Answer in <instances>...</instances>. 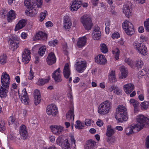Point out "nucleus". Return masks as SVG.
<instances>
[{
  "label": "nucleus",
  "instance_id": "1",
  "mask_svg": "<svg viewBox=\"0 0 149 149\" xmlns=\"http://www.w3.org/2000/svg\"><path fill=\"white\" fill-rule=\"evenodd\" d=\"M2 86L0 89V96L2 97L6 96L10 83V78L9 74L6 72L3 73L1 79Z\"/></svg>",
  "mask_w": 149,
  "mask_h": 149
},
{
  "label": "nucleus",
  "instance_id": "2",
  "mask_svg": "<svg viewBox=\"0 0 149 149\" xmlns=\"http://www.w3.org/2000/svg\"><path fill=\"white\" fill-rule=\"evenodd\" d=\"M117 109L118 111L115 117L118 122H122L123 120L126 121L128 118V115L126 107L121 105L118 106Z\"/></svg>",
  "mask_w": 149,
  "mask_h": 149
},
{
  "label": "nucleus",
  "instance_id": "3",
  "mask_svg": "<svg viewBox=\"0 0 149 149\" xmlns=\"http://www.w3.org/2000/svg\"><path fill=\"white\" fill-rule=\"evenodd\" d=\"M136 120L137 124H135L140 131L144 127H146L147 125H149V118L143 115H139L137 116Z\"/></svg>",
  "mask_w": 149,
  "mask_h": 149
},
{
  "label": "nucleus",
  "instance_id": "4",
  "mask_svg": "<svg viewBox=\"0 0 149 149\" xmlns=\"http://www.w3.org/2000/svg\"><path fill=\"white\" fill-rule=\"evenodd\" d=\"M111 104L109 101L106 100L101 103L98 108V112L102 115H105L108 113Z\"/></svg>",
  "mask_w": 149,
  "mask_h": 149
},
{
  "label": "nucleus",
  "instance_id": "5",
  "mask_svg": "<svg viewBox=\"0 0 149 149\" xmlns=\"http://www.w3.org/2000/svg\"><path fill=\"white\" fill-rule=\"evenodd\" d=\"M123 28L125 33L129 36L132 35L134 33V31L132 24L127 20L125 21L122 24Z\"/></svg>",
  "mask_w": 149,
  "mask_h": 149
},
{
  "label": "nucleus",
  "instance_id": "6",
  "mask_svg": "<svg viewBox=\"0 0 149 149\" xmlns=\"http://www.w3.org/2000/svg\"><path fill=\"white\" fill-rule=\"evenodd\" d=\"M25 0V6L27 8H32L36 6L38 8H41L42 3V0Z\"/></svg>",
  "mask_w": 149,
  "mask_h": 149
},
{
  "label": "nucleus",
  "instance_id": "7",
  "mask_svg": "<svg viewBox=\"0 0 149 149\" xmlns=\"http://www.w3.org/2000/svg\"><path fill=\"white\" fill-rule=\"evenodd\" d=\"M133 45L134 49L139 53L143 55L147 54V49L145 45L137 41L134 42Z\"/></svg>",
  "mask_w": 149,
  "mask_h": 149
},
{
  "label": "nucleus",
  "instance_id": "8",
  "mask_svg": "<svg viewBox=\"0 0 149 149\" xmlns=\"http://www.w3.org/2000/svg\"><path fill=\"white\" fill-rule=\"evenodd\" d=\"M81 21L86 30H91L93 24L91 18L87 15H84L81 18Z\"/></svg>",
  "mask_w": 149,
  "mask_h": 149
},
{
  "label": "nucleus",
  "instance_id": "9",
  "mask_svg": "<svg viewBox=\"0 0 149 149\" xmlns=\"http://www.w3.org/2000/svg\"><path fill=\"white\" fill-rule=\"evenodd\" d=\"M47 113L49 115L55 116L57 113V108L55 105L52 104L47 106L46 108Z\"/></svg>",
  "mask_w": 149,
  "mask_h": 149
},
{
  "label": "nucleus",
  "instance_id": "10",
  "mask_svg": "<svg viewBox=\"0 0 149 149\" xmlns=\"http://www.w3.org/2000/svg\"><path fill=\"white\" fill-rule=\"evenodd\" d=\"M136 126L135 124H132L126 128L125 129L126 134L129 135L139 131V129Z\"/></svg>",
  "mask_w": 149,
  "mask_h": 149
},
{
  "label": "nucleus",
  "instance_id": "11",
  "mask_svg": "<svg viewBox=\"0 0 149 149\" xmlns=\"http://www.w3.org/2000/svg\"><path fill=\"white\" fill-rule=\"evenodd\" d=\"M30 51L27 49H25L22 55V62L24 64L28 63L30 58Z\"/></svg>",
  "mask_w": 149,
  "mask_h": 149
},
{
  "label": "nucleus",
  "instance_id": "12",
  "mask_svg": "<svg viewBox=\"0 0 149 149\" xmlns=\"http://www.w3.org/2000/svg\"><path fill=\"white\" fill-rule=\"evenodd\" d=\"M61 72L60 68H58L52 73V78H54L56 83L61 82L62 80L61 78Z\"/></svg>",
  "mask_w": 149,
  "mask_h": 149
},
{
  "label": "nucleus",
  "instance_id": "13",
  "mask_svg": "<svg viewBox=\"0 0 149 149\" xmlns=\"http://www.w3.org/2000/svg\"><path fill=\"white\" fill-rule=\"evenodd\" d=\"M50 129L53 134L59 135L63 132V127L60 125H52L50 126Z\"/></svg>",
  "mask_w": 149,
  "mask_h": 149
},
{
  "label": "nucleus",
  "instance_id": "14",
  "mask_svg": "<svg viewBox=\"0 0 149 149\" xmlns=\"http://www.w3.org/2000/svg\"><path fill=\"white\" fill-rule=\"evenodd\" d=\"M75 65H76V70L80 73L83 72L86 67V62L84 61H78Z\"/></svg>",
  "mask_w": 149,
  "mask_h": 149
},
{
  "label": "nucleus",
  "instance_id": "15",
  "mask_svg": "<svg viewBox=\"0 0 149 149\" xmlns=\"http://www.w3.org/2000/svg\"><path fill=\"white\" fill-rule=\"evenodd\" d=\"M82 0H73L70 9L72 11H76L81 6Z\"/></svg>",
  "mask_w": 149,
  "mask_h": 149
},
{
  "label": "nucleus",
  "instance_id": "16",
  "mask_svg": "<svg viewBox=\"0 0 149 149\" xmlns=\"http://www.w3.org/2000/svg\"><path fill=\"white\" fill-rule=\"evenodd\" d=\"M56 61V58L54 53L51 52L49 53L46 59V61L49 65L54 63Z\"/></svg>",
  "mask_w": 149,
  "mask_h": 149
},
{
  "label": "nucleus",
  "instance_id": "17",
  "mask_svg": "<svg viewBox=\"0 0 149 149\" xmlns=\"http://www.w3.org/2000/svg\"><path fill=\"white\" fill-rule=\"evenodd\" d=\"M130 5L129 4H125L122 8L123 13L128 18L132 15V9Z\"/></svg>",
  "mask_w": 149,
  "mask_h": 149
},
{
  "label": "nucleus",
  "instance_id": "18",
  "mask_svg": "<svg viewBox=\"0 0 149 149\" xmlns=\"http://www.w3.org/2000/svg\"><path fill=\"white\" fill-rule=\"evenodd\" d=\"M47 34L43 32L40 31L36 33L34 36L35 40H45L47 39Z\"/></svg>",
  "mask_w": 149,
  "mask_h": 149
},
{
  "label": "nucleus",
  "instance_id": "19",
  "mask_svg": "<svg viewBox=\"0 0 149 149\" xmlns=\"http://www.w3.org/2000/svg\"><path fill=\"white\" fill-rule=\"evenodd\" d=\"M21 95L22 97L21 99L22 102L25 104H28L29 99L27 96V93L26 88H24L23 89Z\"/></svg>",
  "mask_w": 149,
  "mask_h": 149
},
{
  "label": "nucleus",
  "instance_id": "20",
  "mask_svg": "<svg viewBox=\"0 0 149 149\" xmlns=\"http://www.w3.org/2000/svg\"><path fill=\"white\" fill-rule=\"evenodd\" d=\"M19 133L21 137L23 138V139H27L28 137V132L25 126L24 125L21 126L20 127Z\"/></svg>",
  "mask_w": 149,
  "mask_h": 149
},
{
  "label": "nucleus",
  "instance_id": "21",
  "mask_svg": "<svg viewBox=\"0 0 149 149\" xmlns=\"http://www.w3.org/2000/svg\"><path fill=\"white\" fill-rule=\"evenodd\" d=\"M16 40L15 39V37L10 40V44L11 46V49L14 51L18 47V45L19 44V38L16 37Z\"/></svg>",
  "mask_w": 149,
  "mask_h": 149
},
{
  "label": "nucleus",
  "instance_id": "22",
  "mask_svg": "<svg viewBox=\"0 0 149 149\" xmlns=\"http://www.w3.org/2000/svg\"><path fill=\"white\" fill-rule=\"evenodd\" d=\"M34 103L35 105H37L40 102L41 100V96L39 90L38 89L34 90Z\"/></svg>",
  "mask_w": 149,
  "mask_h": 149
},
{
  "label": "nucleus",
  "instance_id": "23",
  "mask_svg": "<svg viewBox=\"0 0 149 149\" xmlns=\"http://www.w3.org/2000/svg\"><path fill=\"white\" fill-rule=\"evenodd\" d=\"M93 38L94 40H98L101 38V33L99 27H95L93 33Z\"/></svg>",
  "mask_w": 149,
  "mask_h": 149
},
{
  "label": "nucleus",
  "instance_id": "24",
  "mask_svg": "<svg viewBox=\"0 0 149 149\" xmlns=\"http://www.w3.org/2000/svg\"><path fill=\"white\" fill-rule=\"evenodd\" d=\"M95 58V62L100 64H104L107 61L104 56L102 54L98 55Z\"/></svg>",
  "mask_w": 149,
  "mask_h": 149
},
{
  "label": "nucleus",
  "instance_id": "25",
  "mask_svg": "<svg viewBox=\"0 0 149 149\" xmlns=\"http://www.w3.org/2000/svg\"><path fill=\"white\" fill-rule=\"evenodd\" d=\"M123 88L125 92L127 94H129L133 90L134 87L133 84H129L124 85Z\"/></svg>",
  "mask_w": 149,
  "mask_h": 149
},
{
  "label": "nucleus",
  "instance_id": "26",
  "mask_svg": "<svg viewBox=\"0 0 149 149\" xmlns=\"http://www.w3.org/2000/svg\"><path fill=\"white\" fill-rule=\"evenodd\" d=\"M86 42V38L84 36L79 38L77 43V45L79 48H81L84 46Z\"/></svg>",
  "mask_w": 149,
  "mask_h": 149
},
{
  "label": "nucleus",
  "instance_id": "27",
  "mask_svg": "<svg viewBox=\"0 0 149 149\" xmlns=\"http://www.w3.org/2000/svg\"><path fill=\"white\" fill-rule=\"evenodd\" d=\"M119 69L121 73V76L120 77V78L123 79L125 78L128 73L127 68L125 66H122Z\"/></svg>",
  "mask_w": 149,
  "mask_h": 149
},
{
  "label": "nucleus",
  "instance_id": "28",
  "mask_svg": "<svg viewBox=\"0 0 149 149\" xmlns=\"http://www.w3.org/2000/svg\"><path fill=\"white\" fill-rule=\"evenodd\" d=\"M63 74L64 77L66 79H68L70 74V70L69 68L68 64L66 63L63 69Z\"/></svg>",
  "mask_w": 149,
  "mask_h": 149
},
{
  "label": "nucleus",
  "instance_id": "29",
  "mask_svg": "<svg viewBox=\"0 0 149 149\" xmlns=\"http://www.w3.org/2000/svg\"><path fill=\"white\" fill-rule=\"evenodd\" d=\"M74 109L71 108L70 110L66 114V118L67 120H74Z\"/></svg>",
  "mask_w": 149,
  "mask_h": 149
},
{
  "label": "nucleus",
  "instance_id": "30",
  "mask_svg": "<svg viewBox=\"0 0 149 149\" xmlns=\"http://www.w3.org/2000/svg\"><path fill=\"white\" fill-rule=\"evenodd\" d=\"M15 15L14 11L13 10H11L8 13L7 20L8 22H11L15 18Z\"/></svg>",
  "mask_w": 149,
  "mask_h": 149
},
{
  "label": "nucleus",
  "instance_id": "31",
  "mask_svg": "<svg viewBox=\"0 0 149 149\" xmlns=\"http://www.w3.org/2000/svg\"><path fill=\"white\" fill-rule=\"evenodd\" d=\"M26 24V22L25 20L22 19L20 20L15 26V30L16 31L24 27Z\"/></svg>",
  "mask_w": 149,
  "mask_h": 149
},
{
  "label": "nucleus",
  "instance_id": "32",
  "mask_svg": "<svg viewBox=\"0 0 149 149\" xmlns=\"http://www.w3.org/2000/svg\"><path fill=\"white\" fill-rule=\"evenodd\" d=\"M96 142L92 140H89L87 145L85 147V149H95Z\"/></svg>",
  "mask_w": 149,
  "mask_h": 149
},
{
  "label": "nucleus",
  "instance_id": "33",
  "mask_svg": "<svg viewBox=\"0 0 149 149\" xmlns=\"http://www.w3.org/2000/svg\"><path fill=\"white\" fill-rule=\"evenodd\" d=\"M115 132L114 130L110 125L107 126L106 135L108 137H110Z\"/></svg>",
  "mask_w": 149,
  "mask_h": 149
},
{
  "label": "nucleus",
  "instance_id": "34",
  "mask_svg": "<svg viewBox=\"0 0 149 149\" xmlns=\"http://www.w3.org/2000/svg\"><path fill=\"white\" fill-rule=\"evenodd\" d=\"M34 8H35V7H33L32 8H27L29 9H30L31 10H29L27 12V14L29 15V16L32 17L36 15L38 12V10Z\"/></svg>",
  "mask_w": 149,
  "mask_h": 149
},
{
  "label": "nucleus",
  "instance_id": "35",
  "mask_svg": "<svg viewBox=\"0 0 149 149\" xmlns=\"http://www.w3.org/2000/svg\"><path fill=\"white\" fill-rule=\"evenodd\" d=\"M109 79L111 82H115L116 79L115 77V73L114 71L112 70L109 74Z\"/></svg>",
  "mask_w": 149,
  "mask_h": 149
},
{
  "label": "nucleus",
  "instance_id": "36",
  "mask_svg": "<svg viewBox=\"0 0 149 149\" xmlns=\"http://www.w3.org/2000/svg\"><path fill=\"white\" fill-rule=\"evenodd\" d=\"M63 149H71L70 144L68 142V139H65L64 140L62 145Z\"/></svg>",
  "mask_w": 149,
  "mask_h": 149
},
{
  "label": "nucleus",
  "instance_id": "37",
  "mask_svg": "<svg viewBox=\"0 0 149 149\" xmlns=\"http://www.w3.org/2000/svg\"><path fill=\"white\" fill-rule=\"evenodd\" d=\"M100 48L101 52L103 53H106L108 51L107 46L104 43L100 44Z\"/></svg>",
  "mask_w": 149,
  "mask_h": 149
},
{
  "label": "nucleus",
  "instance_id": "38",
  "mask_svg": "<svg viewBox=\"0 0 149 149\" xmlns=\"http://www.w3.org/2000/svg\"><path fill=\"white\" fill-rule=\"evenodd\" d=\"M49 81L48 79H43L42 78H40L37 83V84L39 86H42L47 83Z\"/></svg>",
  "mask_w": 149,
  "mask_h": 149
},
{
  "label": "nucleus",
  "instance_id": "39",
  "mask_svg": "<svg viewBox=\"0 0 149 149\" xmlns=\"http://www.w3.org/2000/svg\"><path fill=\"white\" fill-rule=\"evenodd\" d=\"M141 109L146 110L149 108V101H144L141 104Z\"/></svg>",
  "mask_w": 149,
  "mask_h": 149
},
{
  "label": "nucleus",
  "instance_id": "40",
  "mask_svg": "<svg viewBox=\"0 0 149 149\" xmlns=\"http://www.w3.org/2000/svg\"><path fill=\"white\" fill-rule=\"evenodd\" d=\"M84 123H81L79 120H77L76 121L74 126L76 128L82 129L84 127Z\"/></svg>",
  "mask_w": 149,
  "mask_h": 149
},
{
  "label": "nucleus",
  "instance_id": "41",
  "mask_svg": "<svg viewBox=\"0 0 149 149\" xmlns=\"http://www.w3.org/2000/svg\"><path fill=\"white\" fill-rule=\"evenodd\" d=\"M7 57L6 55L3 54L0 56V63L3 64L7 62Z\"/></svg>",
  "mask_w": 149,
  "mask_h": 149
},
{
  "label": "nucleus",
  "instance_id": "42",
  "mask_svg": "<svg viewBox=\"0 0 149 149\" xmlns=\"http://www.w3.org/2000/svg\"><path fill=\"white\" fill-rule=\"evenodd\" d=\"M143 63L140 60H138L135 62V65L137 68H141L143 65Z\"/></svg>",
  "mask_w": 149,
  "mask_h": 149
},
{
  "label": "nucleus",
  "instance_id": "43",
  "mask_svg": "<svg viewBox=\"0 0 149 149\" xmlns=\"http://www.w3.org/2000/svg\"><path fill=\"white\" fill-rule=\"evenodd\" d=\"M113 54L115 55V58L116 60L119 58V50L118 48H116L112 51Z\"/></svg>",
  "mask_w": 149,
  "mask_h": 149
},
{
  "label": "nucleus",
  "instance_id": "44",
  "mask_svg": "<svg viewBox=\"0 0 149 149\" xmlns=\"http://www.w3.org/2000/svg\"><path fill=\"white\" fill-rule=\"evenodd\" d=\"M46 51V48L45 46H42L39 49L38 54L41 56H43L45 54V51Z\"/></svg>",
  "mask_w": 149,
  "mask_h": 149
},
{
  "label": "nucleus",
  "instance_id": "45",
  "mask_svg": "<svg viewBox=\"0 0 149 149\" xmlns=\"http://www.w3.org/2000/svg\"><path fill=\"white\" fill-rule=\"evenodd\" d=\"M148 70L147 68L143 69L138 73L139 75L141 76H143L146 74L148 72Z\"/></svg>",
  "mask_w": 149,
  "mask_h": 149
},
{
  "label": "nucleus",
  "instance_id": "46",
  "mask_svg": "<svg viewBox=\"0 0 149 149\" xmlns=\"http://www.w3.org/2000/svg\"><path fill=\"white\" fill-rule=\"evenodd\" d=\"M130 104H132L135 109L139 105V103L136 100L133 99H131L130 101Z\"/></svg>",
  "mask_w": 149,
  "mask_h": 149
},
{
  "label": "nucleus",
  "instance_id": "47",
  "mask_svg": "<svg viewBox=\"0 0 149 149\" xmlns=\"http://www.w3.org/2000/svg\"><path fill=\"white\" fill-rule=\"evenodd\" d=\"M144 24L146 30L149 32V19L145 21Z\"/></svg>",
  "mask_w": 149,
  "mask_h": 149
},
{
  "label": "nucleus",
  "instance_id": "48",
  "mask_svg": "<svg viewBox=\"0 0 149 149\" xmlns=\"http://www.w3.org/2000/svg\"><path fill=\"white\" fill-rule=\"evenodd\" d=\"M47 12L46 10H45L44 12L41 13L40 14V20L41 21H42L45 18L46 15H47Z\"/></svg>",
  "mask_w": 149,
  "mask_h": 149
},
{
  "label": "nucleus",
  "instance_id": "49",
  "mask_svg": "<svg viewBox=\"0 0 149 149\" xmlns=\"http://www.w3.org/2000/svg\"><path fill=\"white\" fill-rule=\"evenodd\" d=\"M70 140L71 142V145L73 147L75 148L76 146V140L73 136H70Z\"/></svg>",
  "mask_w": 149,
  "mask_h": 149
},
{
  "label": "nucleus",
  "instance_id": "50",
  "mask_svg": "<svg viewBox=\"0 0 149 149\" xmlns=\"http://www.w3.org/2000/svg\"><path fill=\"white\" fill-rule=\"evenodd\" d=\"M125 61L131 67L132 66L133 62V61L130 58H126L125 60Z\"/></svg>",
  "mask_w": 149,
  "mask_h": 149
},
{
  "label": "nucleus",
  "instance_id": "51",
  "mask_svg": "<svg viewBox=\"0 0 149 149\" xmlns=\"http://www.w3.org/2000/svg\"><path fill=\"white\" fill-rule=\"evenodd\" d=\"M15 121V118L14 116H10L8 119V124L9 125L12 124Z\"/></svg>",
  "mask_w": 149,
  "mask_h": 149
},
{
  "label": "nucleus",
  "instance_id": "52",
  "mask_svg": "<svg viewBox=\"0 0 149 149\" xmlns=\"http://www.w3.org/2000/svg\"><path fill=\"white\" fill-rule=\"evenodd\" d=\"M58 42V41L55 40L49 41V44L50 46H54L57 45Z\"/></svg>",
  "mask_w": 149,
  "mask_h": 149
},
{
  "label": "nucleus",
  "instance_id": "53",
  "mask_svg": "<svg viewBox=\"0 0 149 149\" xmlns=\"http://www.w3.org/2000/svg\"><path fill=\"white\" fill-rule=\"evenodd\" d=\"M115 139L113 138L110 137H108L107 138V141L109 143L112 144L114 143Z\"/></svg>",
  "mask_w": 149,
  "mask_h": 149
},
{
  "label": "nucleus",
  "instance_id": "54",
  "mask_svg": "<svg viewBox=\"0 0 149 149\" xmlns=\"http://www.w3.org/2000/svg\"><path fill=\"white\" fill-rule=\"evenodd\" d=\"M34 77V73L33 72L32 70L31 69L29 73V76H28V78L29 79L31 80L33 79Z\"/></svg>",
  "mask_w": 149,
  "mask_h": 149
},
{
  "label": "nucleus",
  "instance_id": "55",
  "mask_svg": "<svg viewBox=\"0 0 149 149\" xmlns=\"http://www.w3.org/2000/svg\"><path fill=\"white\" fill-rule=\"evenodd\" d=\"M72 23L71 22L64 23V27L66 29H69L71 26Z\"/></svg>",
  "mask_w": 149,
  "mask_h": 149
},
{
  "label": "nucleus",
  "instance_id": "56",
  "mask_svg": "<svg viewBox=\"0 0 149 149\" xmlns=\"http://www.w3.org/2000/svg\"><path fill=\"white\" fill-rule=\"evenodd\" d=\"M6 128L5 124L3 122H0V131H4L5 130Z\"/></svg>",
  "mask_w": 149,
  "mask_h": 149
},
{
  "label": "nucleus",
  "instance_id": "57",
  "mask_svg": "<svg viewBox=\"0 0 149 149\" xmlns=\"http://www.w3.org/2000/svg\"><path fill=\"white\" fill-rule=\"evenodd\" d=\"M113 39L118 38L120 37V35L118 32H116L113 33L111 36Z\"/></svg>",
  "mask_w": 149,
  "mask_h": 149
},
{
  "label": "nucleus",
  "instance_id": "58",
  "mask_svg": "<svg viewBox=\"0 0 149 149\" xmlns=\"http://www.w3.org/2000/svg\"><path fill=\"white\" fill-rule=\"evenodd\" d=\"M146 145L147 148H149V135L148 136L146 139Z\"/></svg>",
  "mask_w": 149,
  "mask_h": 149
},
{
  "label": "nucleus",
  "instance_id": "59",
  "mask_svg": "<svg viewBox=\"0 0 149 149\" xmlns=\"http://www.w3.org/2000/svg\"><path fill=\"white\" fill-rule=\"evenodd\" d=\"M96 123L97 125L100 127L102 126L103 124V121L99 119H98V120L96 122Z\"/></svg>",
  "mask_w": 149,
  "mask_h": 149
},
{
  "label": "nucleus",
  "instance_id": "60",
  "mask_svg": "<svg viewBox=\"0 0 149 149\" xmlns=\"http://www.w3.org/2000/svg\"><path fill=\"white\" fill-rule=\"evenodd\" d=\"M85 123V125L87 126H89L91 125V121L89 119L86 120Z\"/></svg>",
  "mask_w": 149,
  "mask_h": 149
},
{
  "label": "nucleus",
  "instance_id": "61",
  "mask_svg": "<svg viewBox=\"0 0 149 149\" xmlns=\"http://www.w3.org/2000/svg\"><path fill=\"white\" fill-rule=\"evenodd\" d=\"M70 22V21L69 17L68 16H65L64 17V23Z\"/></svg>",
  "mask_w": 149,
  "mask_h": 149
},
{
  "label": "nucleus",
  "instance_id": "62",
  "mask_svg": "<svg viewBox=\"0 0 149 149\" xmlns=\"http://www.w3.org/2000/svg\"><path fill=\"white\" fill-rule=\"evenodd\" d=\"M120 90L116 86V89H115L114 92L117 94V95H119L120 93Z\"/></svg>",
  "mask_w": 149,
  "mask_h": 149
},
{
  "label": "nucleus",
  "instance_id": "63",
  "mask_svg": "<svg viewBox=\"0 0 149 149\" xmlns=\"http://www.w3.org/2000/svg\"><path fill=\"white\" fill-rule=\"evenodd\" d=\"M116 86H111L109 87L108 90L110 92H112L113 91H114L115 89H116Z\"/></svg>",
  "mask_w": 149,
  "mask_h": 149
},
{
  "label": "nucleus",
  "instance_id": "64",
  "mask_svg": "<svg viewBox=\"0 0 149 149\" xmlns=\"http://www.w3.org/2000/svg\"><path fill=\"white\" fill-rule=\"evenodd\" d=\"M93 5L95 6H96L99 2V0H91Z\"/></svg>",
  "mask_w": 149,
  "mask_h": 149
}]
</instances>
